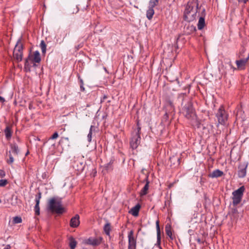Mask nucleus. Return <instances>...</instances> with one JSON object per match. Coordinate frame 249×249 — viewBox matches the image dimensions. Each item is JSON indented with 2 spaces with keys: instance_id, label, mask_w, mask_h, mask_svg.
Masks as SVG:
<instances>
[{
  "instance_id": "13",
  "label": "nucleus",
  "mask_w": 249,
  "mask_h": 249,
  "mask_svg": "<svg viewBox=\"0 0 249 249\" xmlns=\"http://www.w3.org/2000/svg\"><path fill=\"white\" fill-rule=\"evenodd\" d=\"M223 174L224 173L223 171L219 169H216L213 171L208 175V176L211 178H217L221 177Z\"/></svg>"
},
{
  "instance_id": "51",
  "label": "nucleus",
  "mask_w": 249,
  "mask_h": 249,
  "mask_svg": "<svg viewBox=\"0 0 249 249\" xmlns=\"http://www.w3.org/2000/svg\"><path fill=\"white\" fill-rule=\"evenodd\" d=\"M176 160L178 161V164H179V162H180V159L178 158H176Z\"/></svg>"
},
{
  "instance_id": "4",
  "label": "nucleus",
  "mask_w": 249,
  "mask_h": 249,
  "mask_svg": "<svg viewBox=\"0 0 249 249\" xmlns=\"http://www.w3.org/2000/svg\"><path fill=\"white\" fill-rule=\"evenodd\" d=\"M182 111L185 117L188 119H194L196 116L195 110L191 102H188L183 107Z\"/></svg>"
},
{
  "instance_id": "19",
  "label": "nucleus",
  "mask_w": 249,
  "mask_h": 249,
  "mask_svg": "<svg viewBox=\"0 0 249 249\" xmlns=\"http://www.w3.org/2000/svg\"><path fill=\"white\" fill-rule=\"evenodd\" d=\"M156 225L157 234V243L160 244V231L159 225V221L158 220L156 221Z\"/></svg>"
},
{
  "instance_id": "23",
  "label": "nucleus",
  "mask_w": 249,
  "mask_h": 249,
  "mask_svg": "<svg viewBox=\"0 0 249 249\" xmlns=\"http://www.w3.org/2000/svg\"><path fill=\"white\" fill-rule=\"evenodd\" d=\"M154 14V10L153 8L148 7L146 11V17L149 20H151Z\"/></svg>"
},
{
  "instance_id": "14",
  "label": "nucleus",
  "mask_w": 249,
  "mask_h": 249,
  "mask_svg": "<svg viewBox=\"0 0 249 249\" xmlns=\"http://www.w3.org/2000/svg\"><path fill=\"white\" fill-rule=\"evenodd\" d=\"M141 208V206L139 204H137L134 207H132L129 213L134 216H137L139 214V212Z\"/></svg>"
},
{
  "instance_id": "48",
  "label": "nucleus",
  "mask_w": 249,
  "mask_h": 249,
  "mask_svg": "<svg viewBox=\"0 0 249 249\" xmlns=\"http://www.w3.org/2000/svg\"><path fill=\"white\" fill-rule=\"evenodd\" d=\"M202 17H205V9H203V10H202Z\"/></svg>"
},
{
  "instance_id": "30",
  "label": "nucleus",
  "mask_w": 249,
  "mask_h": 249,
  "mask_svg": "<svg viewBox=\"0 0 249 249\" xmlns=\"http://www.w3.org/2000/svg\"><path fill=\"white\" fill-rule=\"evenodd\" d=\"M112 163L113 161L112 160H110L108 163L106 164L104 166L105 169L107 171L112 170Z\"/></svg>"
},
{
  "instance_id": "29",
  "label": "nucleus",
  "mask_w": 249,
  "mask_h": 249,
  "mask_svg": "<svg viewBox=\"0 0 249 249\" xmlns=\"http://www.w3.org/2000/svg\"><path fill=\"white\" fill-rule=\"evenodd\" d=\"M159 0H150L149 2V7L154 9V7L158 5Z\"/></svg>"
},
{
  "instance_id": "18",
  "label": "nucleus",
  "mask_w": 249,
  "mask_h": 249,
  "mask_svg": "<svg viewBox=\"0 0 249 249\" xmlns=\"http://www.w3.org/2000/svg\"><path fill=\"white\" fill-rule=\"evenodd\" d=\"M205 25V18L204 17H201L199 18L197 28L198 30H202Z\"/></svg>"
},
{
  "instance_id": "32",
  "label": "nucleus",
  "mask_w": 249,
  "mask_h": 249,
  "mask_svg": "<svg viewBox=\"0 0 249 249\" xmlns=\"http://www.w3.org/2000/svg\"><path fill=\"white\" fill-rule=\"evenodd\" d=\"M9 159L8 160H7V162L9 164H11L12 163H13L14 161V158L12 156L11 153V151H10L9 152Z\"/></svg>"
},
{
  "instance_id": "38",
  "label": "nucleus",
  "mask_w": 249,
  "mask_h": 249,
  "mask_svg": "<svg viewBox=\"0 0 249 249\" xmlns=\"http://www.w3.org/2000/svg\"><path fill=\"white\" fill-rule=\"evenodd\" d=\"M167 104L168 105L170 106V107H171V108H173L174 105H173L172 102L171 100H167Z\"/></svg>"
},
{
  "instance_id": "26",
  "label": "nucleus",
  "mask_w": 249,
  "mask_h": 249,
  "mask_svg": "<svg viewBox=\"0 0 249 249\" xmlns=\"http://www.w3.org/2000/svg\"><path fill=\"white\" fill-rule=\"evenodd\" d=\"M104 231L107 235H109L110 231V225L109 223H107L105 225L104 227Z\"/></svg>"
},
{
  "instance_id": "45",
  "label": "nucleus",
  "mask_w": 249,
  "mask_h": 249,
  "mask_svg": "<svg viewBox=\"0 0 249 249\" xmlns=\"http://www.w3.org/2000/svg\"><path fill=\"white\" fill-rule=\"evenodd\" d=\"M80 87L81 91H85V88L84 87V85H80Z\"/></svg>"
},
{
  "instance_id": "6",
  "label": "nucleus",
  "mask_w": 249,
  "mask_h": 249,
  "mask_svg": "<svg viewBox=\"0 0 249 249\" xmlns=\"http://www.w3.org/2000/svg\"><path fill=\"white\" fill-rule=\"evenodd\" d=\"M218 123L222 125H224L228 119V115L223 107H220L216 114Z\"/></svg>"
},
{
  "instance_id": "27",
  "label": "nucleus",
  "mask_w": 249,
  "mask_h": 249,
  "mask_svg": "<svg viewBox=\"0 0 249 249\" xmlns=\"http://www.w3.org/2000/svg\"><path fill=\"white\" fill-rule=\"evenodd\" d=\"M165 232L166 234L170 237V238L173 239L172 237V234L170 229V225L169 224H167L165 226Z\"/></svg>"
},
{
  "instance_id": "34",
  "label": "nucleus",
  "mask_w": 249,
  "mask_h": 249,
  "mask_svg": "<svg viewBox=\"0 0 249 249\" xmlns=\"http://www.w3.org/2000/svg\"><path fill=\"white\" fill-rule=\"evenodd\" d=\"M8 183V181L7 179H0V187H4L7 185Z\"/></svg>"
},
{
  "instance_id": "40",
  "label": "nucleus",
  "mask_w": 249,
  "mask_h": 249,
  "mask_svg": "<svg viewBox=\"0 0 249 249\" xmlns=\"http://www.w3.org/2000/svg\"><path fill=\"white\" fill-rule=\"evenodd\" d=\"M95 130V127L93 125H91L89 132H91V133H92V132L94 131Z\"/></svg>"
},
{
  "instance_id": "2",
  "label": "nucleus",
  "mask_w": 249,
  "mask_h": 249,
  "mask_svg": "<svg viewBox=\"0 0 249 249\" xmlns=\"http://www.w3.org/2000/svg\"><path fill=\"white\" fill-rule=\"evenodd\" d=\"M47 209L58 214H61L64 212V208L62 206L61 201L56 200L55 197L51 198L48 202Z\"/></svg>"
},
{
  "instance_id": "43",
  "label": "nucleus",
  "mask_w": 249,
  "mask_h": 249,
  "mask_svg": "<svg viewBox=\"0 0 249 249\" xmlns=\"http://www.w3.org/2000/svg\"><path fill=\"white\" fill-rule=\"evenodd\" d=\"M81 164V167L80 168H78L77 170L79 171H82L84 169V166L83 165V163L82 162H79Z\"/></svg>"
},
{
  "instance_id": "10",
  "label": "nucleus",
  "mask_w": 249,
  "mask_h": 249,
  "mask_svg": "<svg viewBox=\"0 0 249 249\" xmlns=\"http://www.w3.org/2000/svg\"><path fill=\"white\" fill-rule=\"evenodd\" d=\"M79 215L78 214L75 215L70 220V226L72 228H77L80 224Z\"/></svg>"
},
{
  "instance_id": "49",
  "label": "nucleus",
  "mask_w": 249,
  "mask_h": 249,
  "mask_svg": "<svg viewBox=\"0 0 249 249\" xmlns=\"http://www.w3.org/2000/svg\"><path fill=\"white\" fill-rule=\"evenodd\" d=\"M190 28H191V30H193V31H196V27L194 26H190Z\"/></svg>"
},
{
  "instance_id": "44",
  "label": "nucleus",
  "mask_w": 249,
  "mask_h": 249,
  "mask_svg": "<svg viewBox=\"0 0 249 249\" xmlns=\"http://www.w3.org/2000/svg\"><path fill=\"white\" fill-rule=\"evenodd\" d=\"M107 98V96L106 95H104V96L103 97V98H102L101 99V102H104L105 100Z\"/></svg>"
},
{
  "instance_id": "16",
  "label": "nucleus",
  "mask_w": 249,
  "mask_h": 249,
  "mask_svg": "<svg viewBox=\"0 0 249 249\" xmlns=\"http://www.w3.org/2000/svg\"><path fill=\"white\" fill-rule=\"evenodd\" d=\"M249 58V55L245 59H241L240 60H236L235 63L237 65L238 68H240L242 66H244L246 63L247 62L248 59Z\"/></svg>"
},
{
  "instance_id": "37",
  "label": "nucleus",
  "mask_w": 249,
  "mask_h": 249,
  "mask_svg": "<svg viewBox=\"0 0 249 249\" xmlns=\"http://www.w3.org/2000/svg\"><path fill=\"white\" fill-rule=\"evenodd\" d=\"M92 133H91V132H89L88 135V142H90L91 141V139H92Z\"/></svg>"
},
{
  "instance_id": "22",
  "label": "nucleus",
  "mask_w": 249,
  "mask_h": 249,
  "mask_svg": "<svg viewBox=\"0 0 249 249\" xmlns=\"http://www.w3.org/2000/svg\"><path fill=\"white\" fill-rule=\"evenodd\" d=\"M11 151L14 155H18L19 153V149L16 143L11 144Z\"/></svg>"
},
{
  "instance_id": "36",
  "label": "nucleus",
  "mask_w": 249,
  "mask_h": 249,
  "mask_svg": "<svg viewBox=\"0 0 249 249\" xmlns=\"http://www.w3.org/2000/svg\"><path fill=\"white\" fill-rule=\"evenodd\" d=\"M58 137V134L57 132H54L49 139L53 140L56 139Z\"/></svg>"
},
{
  "instance_id": "8",
  "label": "nucleus",
  "mask_w": 249,
  "mask_h": 249,
  "mask_svg": "<svg viewBox=\"0 0 249 249\" xmlns=\"http://www.w3.org/2000/svg\"><path fill=\"white\" fill-rule=\"evenodd\" d=\"M41 197V193L39 192L37 194L36 196L35 201L36 205L34 207V210L35 212V214L38 215L40 214V208H39V202L40 199Z\"/></svg>"
},
{
  "instance_id": "12",
  "label": "nucleus",
  "mask_w": 249,
  "mask_h": 249,
  "mask_svg": "<svg viewBox=\"0 0 249 249\" xmlns=\"http://www.w3.org/2000/svg\"><path fill=\"white\" fill-rule=\"evenodd\" d=\"M144 181H145L146 183L143 187L140 193L141 196H144L147 194V191L149 189V181L148 180V176L147 175Z\"/></svg>"
},
{
  "instance_id": "15",
  "label": "nucleus",
  "mask_w": 249,
  "mask_h": 249,
  "mask_svg": "<svg viewBox=\"0 0 249 249\" xmlns=\"http://www.w3.org/2000/svg\"><path fill=\"white\" fill-rule=\"evenodd\" d=\"M23 50V45L21 43V38L18 39L17 44L15 47L14 50L15 52H22Z\"/></svg>"
},
{
  "instance_id": "53",
  "label": "nucleus",
  "mask_w": 249,
  "mask_h": 249,
  "mask_svg": "<svg viewBox=\"0 0 249 249\" xmlns=\"http://www.w3.org/2000/svg\"><path fill=\"white\" fill-rule=\"evenodd\" d=\"M1 199H0V203H1Z\"/></svg>"
},
{
  "instance_id": "42",
  "label": "nucleus",
  "mask_w": 249,
  "mask_h": 249,
  "mask_svg": "<svg viewBox=\"0 0 249 249\" xmlns=\"http://www.w3.org/2000/svg\"><path fill=\"white\" fill-rule=\"evenodd\" d=\"M78 80L79 81L80 85H84L83 80L81 78H80L79 75H78Z\"/></svg>"
},
{
  "instance_id": "41",
  "label": "nucleus",
  "mask_w": 249,
  "mask_h": 249,
  "mask_svg": "<svg viewBox=\"0 0 249 249\" xmlns=\"http://www.w3.org/2000/svg\"><path fill=\"white\" fill-rule=\"evenodd\" d=\"M249 0H237L239 3L246 4Z\"/></svg>"
},
{
  "instance_id": "1",
  "label": "nucleus",
  "mask_w": 249,
  "mask_h": 249,
  "mask_svg": "<svg viewBox=\"0 0 249 249\" xmlns=\"http://www.w3.org/2000/svg\"><path fill=\"white\" fill-rule=\"evenodd\" d=\"M198 3L197 0H192L188 2L184 12V18L187 21L190 22L196 19Z\"/></svg>"
},
{
  "instance_id": "5",
  "label": "nucleus",
  "mask_w": 249,
  "mask_h": 249,
  "mask_svg": "<svg viewBox=\"0 0 249 249\" xmlns=\"http://www.w3.org/2000/svg\"><path fill=\"white\" fill-rule=\"evenodd\" d=\"M245 191L244 186H242L239 188L237 190L233 191L232 194V203L234 206H236L241 201L242 198L243 196V193Z\"/></svg>"
},
{
  "instance_id": "52",
  "label": "nucleus",
  "mask_w": 249,
  "mask_h": 249,
  "mask_svg": "<svg viewBox=\"0 0 249 249\" xmlns=\"http://www.w3.org/2000/svg\"><path fill=\"white\" fill-rule=\"evenodd\" d=\"M174 158H174V157H173V158H171V159H170V160H173Z\"/></svg>"
},
{
  "instance_id": "31",
  "label": "nucleus",
  "mask_w": 249,
  "mask_h": 249,
  "mask_svg": "<svg viewBox=\"0 0 249 249\" xmlns=\"http://www.w3.org/2000/svg\"><path fill=\"white\" fill-rule=\"evenodd\" d=\"M13 222L15 224H18L22 222V219L20 216H15L13 218Z\"/></svg>"
},
{
  "instance_id": "24",
  "label": "nucleus",
  "mask_w": 249,
  "mask_h": 249,
  "mask_svg": "<svg viewBox=\"0 0 249 249\" xmlns=\"http://www.w3.org/2000/svg\"><path fill=\"white\" fill-rule=\"evenodd\" d=\"M30 55L28 56V57L26 59L25 63H24V69L26 71H30V68H31V65L29 63V58Z\"/></svg>"
},
{
  "instance_id": "50",
  "label": "nucleus",
  "mask_w": 249,
  "mask_h": 249,
  "mask_svg": "<svg viewBox=\"0 0 249 249\" xmlns=\"http://www.w3.org/2000/svg\"><path fill=\"white\" fill-rule=\"evenodd\" d=\"M0 101L1 102H4L5 101L4 98L1 96H0Z\"/></svg>"
},
{
  "instance_id": "28",
  "label": "nucleus",
  "mask_w": 249,
  "mask_h": 249,
  "mask_svg": "<svg viewBox=\"0 0 249 249\" xmlns=\"http://www.w3.org/2000/svg\"><path fill=\"white\" fill-rule=\"evenodd\" d=\"M40 47L41 48L42 53L45 54L46 52V45L44 40L41 41Z\"/></svg>"
},
{
  "instance_id": "46",
  "label": "nucleus",
  "mask_w": 249,
  "mask_h": 249,
  "mask_svg": "<svg viewBox=\"0 0 249 249\" xmlns=\"http://www.w3.org/2000/svg\"><path fill=\"white\" fill-rule=\"evenodd\" d=\"M170 81H172V82H173V81H177V82L178 83V85L179 84V81H178V77H176V78H175V80L171 79V80H170Z\"/></svg>"
},
{
  "instance_id": "17",
  "label": "nucleus",
  "mask_w": 249,
  "mask_h": 249,
  "mask_svg": "<svg viewBox=\"0 0 249 249\" xmlns=\"http://www.w3.org/2000/svg\"><path fill=\"white\" fill-rule=\"evenodd\" d=\"M4 132L7 140L10 139L12 134L11 128L9 126H7L4 129Z\"/></svg>"
},
{
  "instance_id": "20",
  "label": "nucleus",
  "mask_w": 249,
  "mask_h": 249,
  "mask_svg": "<svg viewBox=\"0 0 249 249\" xmlns=\"http://www.w3.org/2000/svg\"><path fill=\"white\" fill-rule=\"evenodd\" d=\"M247 167V164L245 166H244L242 168H240L238 171V177L241 178L245 177L246 175V168Z\"/></svg>"
},
{
  "instance_id": "39",
  "label": "nucleus",
  "mask_w": 249,
  "mask_h": 249,
  "mask_svg": "<svg viewBox=\"0 0 249 249\" xmlns=\"http://www.w3.org/2000/svg\"><path fill=\"white\" fill-rule=\"evenodd\" d=\"M5 176V172L2 170H0V177L1 178L4 177Z\"/></svg>"
},
{
  "instance_id": "25",
  "label": "nucleus",
  "mask_w": 249,
  "mask_h": 249,
  "mask_svg": "<svg viewBox=\"0 0 249 249\" xmlns=\"http://www.w3.org/2000/svg\"><path fill=\"white\" fill-rule=\"evenodd\" d=\"M76 244H77V242L76 241V240L73 237H71L70 238V244H69L71 249H74L76 247Z\"/></svg>"
},
{
  "instance_id": "33",
  "label": "nucleus",
  "mask_w": 249,
  "mask_h": 249,
  "mask_svg": "<svg viewBox=\"0 0 249 249\" xmlns=\"http://www.w3.org/2000/svg\"><path fill=\"white\" fill-rule=\"evenodd\" d=\"M186 96V93H181L178 94V100H180L181 101V103H182Z\"/></svg>"
},
{
  "instance_id": "3",
  "label": "nucleus",
  "mask_w": 249,
  "mask_h": 249,
  "mask_svg": "<svg viewBox=\"0 0 249 249\" xmlns=\"http://www.w3.org/2000/svg\"><path fill=\"white\" fill-rule=\"evenodd\" d=\"M141 128L139 125V122L137 123V129L135 130L132 133V137L130 142L131 147L133 149H136L141 142Z\"/></svg>"
},
{
  "instance_id": "7",
  "label": "nucleus",
  "mask_w": 249,
  "mask_h": 249,
  "mask_svg": "<svg viewBox=\"0 0 249 249\" xmlns=\"http://www.w3.org/2000/svg\"><path fill=\"white\" fill-rule=\"evenodd\" d=\"M128 249H135L136 246V240L134 237V232L131 231L128 234Z\"/></svg>"
},
{
  "instance_id": "11",
  "label": "nucleus",
  "mask_w": 249,
  "mask_h": 249,
  "mask_svg": "<svg viewBox=\"0 0 249 249\" xmlns=\"http://www.w3.org/2000/svg\"><path fill=\"white\" fill-rule=\"evenodd\" d=\"M30 60L33 62L39 63L41 61V57L40 53L38 51H36L34 52V55L29 57Z\"/></svg>"
},
{
  "instance_id": "47",
  "label": "nucleus",
  "mask_w": 249,
  "mask_h": 249,
  "mask_svg": "<svg viewBox=\"0 0 249 249\" xmlns=\"http://www.w3.org/2000/svg\"><path fill=\"white\" fill-rule=\"evenodd\" d=\"M196 240L199 244H201L202 243L201 240L199 238H197Z\"/></svg>"
},
{
  "instance_id": "21",
  "label": "nucleus",
  "mask_w": 249,
  "mask_h": 249,
  "mask_svg": "<svg viewBox=\"0 0 249 249\" xmlns=\"http://www.w3.org/2000/svg\"><path fill=\"white\" fill-rule=\"evenodd\" d=\"M13 55L14 58L18 62L21 61L22 59V52L13 51Z\"/></svg>"
},
{
  "instance_id": "9",
  "label": "nucleus",
  "mask_w": 249,
  "mask_h": 249,
  "mask_svg": "<svg viewBox=\"0 0 249 249\" xmlns=\"http://www.w3.org/2000/svg\"><path fill=\"white\" fill-rule=\"evenodd\" d=\"M103 240V238L101 237L97 238H89L88 240V243L89 245L96 246L100 245Z\"/></svg>"
},
{
  "instance_id": "35",
  "label": "nucleus",
  "mask_w": 249,
  "mask_h": 249,
  "mask_svg": "<svg viewBox=\"0 0 249 249\" xmlns=\"http://www.w3.org/2000/svg\"><path fill=\"white\" fill-rule=\"evenodd\" d=\"M169 118V115L167 112H166L164 116H163L162 118V122H166Z\"/></svg>"
}]
</instances>
